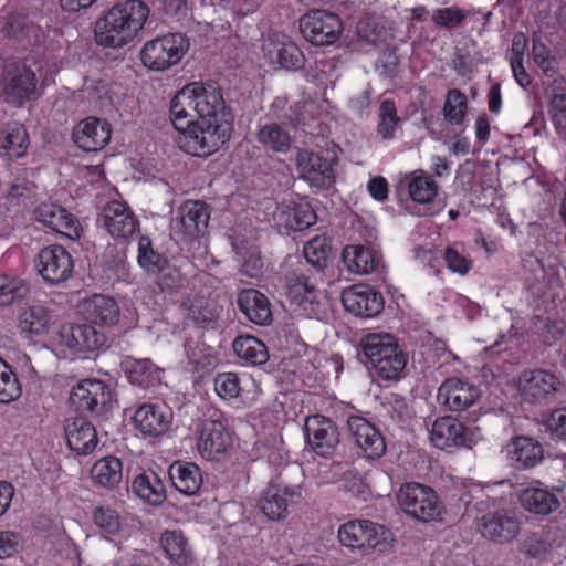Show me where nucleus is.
<instances>
[{
  "label": "nucleus",
  "instance_id": "1",
  "mask_svg": "<svg viewBox=\"0 0 566 566\" xmlns=\"http://www.w3.org/2000/svg\"><path fill=\"white\" fill-rule=\"evenodd\" d=\"M187 85L198 118L182 145L189 155L208 157L230 140L234 130V116L218 83L208 81Z\"/></svg>",
  "mask_w": 566,
  "mask_h": 566
},
{
  "label": "nucleus",
  "instance_id": "2",
  "mask_svg": "<svg viewBox=\"0 0 566 566\" xmlns=\"http://www.w3.org/2000/svg\"><path fill=\"white\" fill-rule=\"evenodd\" d=\"M149 15L148 6L140 0H125L114 4L94 27L98 45L122 48L135 39Z\"/></svg>",
  "mask_w": 566,
  "mask_h": 566
},
{
  "label": "nucleus",
  "instance_id": "3",
  "mask_svg": "<svg viewBox=\"0 0 566 566\" xmlns=\"http://www.w3.org/2000/svg\"><path fill=\"white\" fill-rule=\"evenodd\" d=\"M358 358L384 380H398L407 356L389 334H368L360 342Z\"/></svg>",
  "mask_w": 566,
  "mask_h": 566
},
{
  "label": "nucleus",
  "instance_id": "4",
  "mask_svg": "<svg viewBox=\"0 0 566 566\" xmlns=\"http://www.w3.org/2000/svg\"><path fill=\"white\" fill-rule=\"evenodd\" d=\"M304 481L302 469L296 464L282 468L276 480H272L259 500V507L269 520L280 521L287 516L289 506L302 499Z\"/></svg>",
  "mask_w": 566,
  "mask_h": 566
},
{
  "label": "nucleus",
  "instance_id": "5",
  "mask_svg": "<svg viewBox=\"0 0 566 566\" xmlns=\"http://www.w3.org/2000/svg\"><path fill=\"white\" fill-rule=\"evenodd\" d=\"M70 403L78 413L96 420H107L116 407L109 386L97 379L77 382L70 392Z\"/></svg>",
  "mask_w": 566,
  "mask_h": 566
},
{
  "label": "nucleus",
  "instance_id": "6",
  "mask_svg": "<svg viewBox=\"0 0 566 566\" xmlns=\"http://www.w3.org/2000/svg\"><path fill=\"white\" fill-rule=\"evenodd\" d=\"M337 535L343 546L358 549L363 555L371 551L386 553L391 548V532L368 520L348 521L339 526Z\"/></svg>",
  "mask_w": 566,
  "mask_h": 566
},
{
  "label": "nucleus",
  "instance_id": "7",
  "mask_svg": "<svg viewBox=\"0 0 566 566\" xmlns=\"http://www.w3.org/2000/svg\"><path fill=\"white\" fill-rule=\"evenodd\" d=\"M489 506L488 501L476 503L481 515L475 516L478 532L496 544L511 543L517 537L521 531V521L515 511L510 509H497L493 512H484Z\"/></svg>",
  "mask_w": 566,
  "mask_h": 566
},
{
  "label": "nucleus",
  "instance_id": "8",
  "mask_svg": "<svg viewBox=\"0 0 566 566\" xmlns=\"http://www.w3.org/2000/svg\"><path fill=\"white\" fill-rule=\"evenodd\" d=\"M189 49L182 33H168L147 41L140 52L143 64L153 71H165L176 65Z\"/></svg>",
  "mask_w": 566,
  "mask_h": 566
},
{
  "label": "nucleus",
  "instance_id": "9",
  "mask_svg": "<svg viewBox=\"0 0 566 566\" xmlns=\"http://www.w3.org/2000/svg\"><path fill=\"white\" fill-rule=\"evenodd\" d=\"M397 500L406 514L423 523L440 518L444 511L437 493L420 483L403 484Z\"/></svg>",
  "mask_w": 566,
  "mask_h": 566
},
{
  "label": "nucleus",
  "instance_id": "10",
  "mask_svg": "<svg viewBox=\"0 0 566 566\" xmlns=\"http://www.w3.org/2000/svg\"><path fill=\"white\" fill-rule=\"evenodd\" d=\"M36 85L35 73L25 64H4L0 78V96L6 103L20 107L25 101L35 99Z\"/></svg>",
  "mask_w": 566,
  "mask_h": 566
},
{
  "label": "nucleus",
  "instance_id": "11",
  "mask_svg": "<svg viewBox=\"0 0 566 566\" xmlns=\"http://www.w3.org/2000/svg\"><path fill=\"white\" fill-rule=\"evenodd\" d=\"M323 281V275L313 268L300 265L286 273L284 277L285 294L296 306L307 312L316 314L315 306L318 304V284Z\"/></svg>",
  "mask_w": 566,
  "mask_h": 566
},
{
  "label": "nucleus",
  "instance_id": "12",
  "mask_svg": "<svg viewBox=\"0 0 566 566\" xmlns=\"http://www.w3.org/2000/svg\"><path fill=\"white\" fill-rule=\"evenodd\" d=\"M343 29L339 15L327 10H311L300 19V31L303 38L314 45L334 44Z\"/></svg>",
  "mask_w": 566,
  "mask_h": 566
},
{
  "label": "nucleus",
  "instance_id": "13",
  "mask_svg": "<svg viewBox=\"0 0 566 566\" xmlns=\"http://www.w3.org/2000/svg\"><path fill=\"white\" fill-rule=\"evenodd\" d=\"M479 428L471 429L451 416L437 418L430 430L431 443L441 450H450L453 448L471 449L479 437L476 436Z\"/></svg>",
  "mask_w": 566,
  "mask_h": 566
},
{
  "label": "nucleus",
  "instance_id": "14",
  "mask_svg": "<svg viewBox=\"0 0 566 566\" xmlns=\"http://www.w3.org/2000/svg\"><path fill=\"white\" fill-rule=\"evenodd\" d=\"M210 206L201 200L186 201L171 219V231L184 241H193L207 232Z\"/></svg>",
  "mask_w": 566,
  "mask_h": 566
},
{
  "label": "nucleus",
  "instance_id": "15",
  "mask_svg": "<svg viewBox=\"0 0 566 566\" xmlns=\"http://www.w3.org/2000/svg\"><path fill=\"white\" fill-rule=\"evenodd\" d=\"M39 274L52 285L65 282L71 277L74 269L73 258L62 245L43 248L36 259Z\"/></svg>",
  "mask_w": 566,
  "mask_h": 566
},
{
  "label": "nucleus",
  "instance_id": "16",
  "mask_svg": "<svg viewBox=\"0 0 566 566\" xmlns=\"http://www.w3.org/2000/svg\"><path fill=\"white\" fill-rule=\"evenodd\" d=\"M304 430L311 450L317 455L326 458L335 452L339 432L332 419L318 413L310 416L305 420Z\"/></svg>",
  "mask_w": 566,
  "mask_h": 566
},
{
  "label": "nucleus",
  "instance_id": "17",
  "mask_svg": "<svg viewBox=\"0 0 566 566\" xmlns=\"http://www.w3.org/2000/svg\"><path fill=\"white\" fill-rule=\"evenodd\" d=\"M296 167L300 177L306 180L312 188L327 190L335 184L333 164L313 150H298Z\"/></svg>",
  "mask_w": 566,
  "mask_h": 566
},
{
  "label": "nucleus",
  "instance_id": "18",
  "mask_svg": "<svg viewBox=\"0 0 566 566\" xmlns=\"http://www.w3.org/2000/svg\"><path fill=\"white\" fill-rule=\"evenodd\" d=\"M481 397L475 385L457 377L446 379L437 392V401L450 411H462L472 407Z\"/></svg>",
  "mask_w": 566,
  "mask_h": 566
},
{
  "label": "nucleus",
  "instance_id": "19",
  "mask_svg": "<svg viewBox=\"0 0 566 566\" xmlns=\"http://www.w3.org/2000/svg\"><path fill=\"white\" fill-rule=\"evenodd\" d=\"M342 303L345 310L355 316L369 318L384 310L381 293L368 285H353L342 292Z\"/></svg>",
  "mask_w": 566,
  "mask_h": 566
},
{
  "label": "nucleus",
  "instance_id": "20",
  "mask_svg": "<svg viewBox=\"0 0 566 566\" xmlns=\"http://www.w3.org/2000/svg\"><path fill=\"white\" fill-rule=\"evenodd\" d=\"M263 52L271 64L281 69L298 71L304 67L303 52L284 34L270 35L263 43Z\"/></svg>",
  "mask_w": 566,
  "mask_h": 566
},
{
  "label": "nucleus",
  "instance_id": "21",
  "mask_svg": "<svg viewBox=\"0 0 566 566\" xmlns=\"http://www.w3.org/2000/svg\"><path fill=\"white\" fill-rule=\"evenodd\" d=\"M97 224L105 228L113 238L126 239L135 233L138 220L127 205L112 201L98 214Z\"/></svg>",
  "mask_w": 566,
  "mask_h": 566
},
{
  "label": "nucleus",
  "instance_id": "22",
  "mask_svg": "<svg viewBox=\"0 0 566 566\" xmlns=\"http://www.w3.org/2000/svg\"><path fill=\"white\" fill-rule=\"evenodd\" d=\"M347 429L354 443L364 452L366 458L379 459L386 452V442L379 430L360 416L347 419Z\"/></svg>",
  "mask_w": 566,
  "mask_h": 566
},
{
  "label": "nucleus",
  "instance_id": "23",
  "mask_svg": "<svg viewBox=\"0 0 566 566\" xmlns=\"http://www.w3.org/2000/svg\"><path fill=\"white\" fill-rule=\"evenodd\" d=\"M111 124L97 117H87L77 123L72 132V140L84 151H98L109 142Z\"/></svg>",
  "mask_w": 566,
  "mask_h": 566
},
{
  "label": "nucleus",
  "instance_id": "24",
  "mask_svg": "<svg viewBox=\"0 0 566 566\" xmlns=\"http://www.w3.org/2000/svg\"><path fill=\"white\" fill-rule=\"evenodd\" d=\"M60 344L78 353L95 352L106 346L107 336L91 324L63 325Z\"/></svg>",
  "mask_w": 566,
  "mask_h": 566
},
{
  "label": "nucleus",
  "instance_id": "25",
  "mask_svg": "<svg viewBox=\"0 0 566 566\" xmlns=\"http://www.w3.org/2000/svg\"><path fill=\"white\" fill-rule=\"evenodd\" d=\"M34 216L36 221L71 240L81 237L82 228L78 220L60 205L53 202L41 203L34 210Z\"/></svg>",
  "mask_w": 566,
  "mask_h": 566
},
{
  "label": "nucleus",
  "instance_id": "26",
  "mask_svg": "<svg viewBox=\"0 0 566 566\" xmlns=\"http://www.w3.org/2000/svg\"><path fill=\"white\" fill-rule=\"evenodd\" d=\"M518 387L523 396L541 400L559 392L562 380L553 373L545 369L526 370L522 374Z\"/></svg>",
  "mask_w": 566,
  "mask_h": 566
},
{
  "label": "nucleus",
  "instance_id": "27",
  "mask_svg": "<svg viewBox=\"0 0 566 566\" xmlns=\"http://www.w3.org/2000/svg\"><path fill=\"white\" fill-rule=\"evenodd\" d=\"M80 312L92 324L113 326L118 322L120 310L112 296L94 294L81 302Z\"/></svg>",
  "mask_w": 566,
  "mask_h": 566
},
{
  "label": "nucleus",
  "instance_id": "28",
  "mask_svg": "<svg viewBox=\"0 0 566 566\" xmlns=\"http://www.w3.org/2000/svg\"><path fill=\"white\" fill-rule=\"evenodd\" d=\"M69 448L80 455L92 453L98 438L95 427L84 417L67 419L64 426Z\"/></svg>",
  "mask_w": 566,
  "mask_h": 566
},
{
  "label": "nucleus",
  "instance_id": "29",
  "mask_svg": "<svg viewBox=\"0 0 566 566\" xmlns=\"http://www.w3.org/2000/svg\"><path fill=\"white\" fill-rule=\"evenodd\" d=\"M134 422L144 436L159 437L168 430L171 412L154 403H143L135 411Z\"/></svg>",
  "mask_w": 566,
  "mask_h": 566
},
{
  "label": "nucleus",
  "instance_id": "30",
  "mask_svg": "<svg viewBox=\"0 0 566 566\" xmlns=\"http://www.w3.org/2000/svg\"><path fill=\"white\" fill-rule=\"evenodd\" d=\"M231 443V434L221 421L206 420L202 423L198 446L205 457L214 460L223 454Z\"/></svg>",
  "mask_w": 566,
  "mask_h": 566
},
{
  "label": "nucleus",
  "instance_id": "31",
  "mask_svg": "<svg viewBox=\"0 0 566 566\" xmlns=\"http://www.w3.org/2000/svg\"><path fill=\"white\" fill-rule=\"evenodd\" d=\"M237 304L245 317L261 326L272 323V311L269 298L255 289H247L239 293Z\"/></svg>",
  "mask_w": 566,
  "mask_h": 566
},
{
  "label": "nucleus",
  "instance_id": "32",
  "mask_svg": "<svg viewBox=\"0 0 566 566\" xmlns=\"http://www.w3.org/2000/svg\"><path fill=\"white\" fill-rule=\"evenodd\" d=\"M190 111H193V103L190 96L188 85H185L172 97L169 105L170 120L174 127L180 133L178 144L180 149L186 153L184 138L188 136V130L192 127L196 119H192Z\"/></svg>",
  "mask_w": 566,
  "mask_h": 566
},
{
  "label": "nucleus",
  "instance_id": "33",
  "mask_svg": "<svg viewBox=\"0 0 566 566\" xmlns=\"http://www.w3.org/2000/svg\"><path fill=\"white\" fill-rule=\"evenodd\" d=\"M506 453L511 463L517 469L534 468L544 457L542 444L524 436L512 439Z\"/></svg>",
  "mask_w": 566,
  "mask_h": 566
},
{
  "label": "nucleus",
  "instance_id": "34",
  "mask_svg": "<svg viewBox=\"0 0 566 566\" xmlns=\"http://www.w3.org/2000/svg\"><path fill=\"white\" fill-rule=\"evenodd\" d=\"M274 219L287 230L303 231L316 222V213L307 202L277 207Z\"/></svg>",
  "mask_w": 566,
  "mask_h": 566
},
{
  "label": "nucleus",
  "instance_id": "35",
  "mask_svg": "<svg viewBox=\"0 0 566 566\" xmlns=\"http://www.w3.org/2000/svg\"><path fill=\"white\" fill-rule=\"evenodd\" d=\"M130 489L137 497L151 506L161 505L167 497L163 480L153 470L135 476Z\"/></svg>",
  "mask_w": 566,
  "mask_h": 566
},
{
  "label": "nucleus",
  "instance_id": "36",
  "mask_svg": "<svg viewBox=\"0 0 566 566\" xmlns=\"http://www.w3.org/2000/svg\"><path fill=\"white\" fill-rule=\"evenodd\" d=\"M255 140L264 150L277 154H286L293 143L289 130L276 122L260 123L255 132Z\"/></svg>",
  "mask_w": 566,
  "mask_h": 566
},
{
  "label": "nucleus",
  "instance_id": "37",
  "mask_svg": "<svg viewBox=\"0 0 566 566\" xmlns=\"http://www.w3.org/2000/svg\"><path fill=\"white\" fill-rule=\"evenodd\" d=\"M1 31L6 36L29 45L40 42L43 35L41 27L35 24L29 15L21 13L9 15Z\"/></svg>",
  "mask_w": 566,
  "mask_h": 566
},
{
  "label": "nucleus",
  "instance_id": "38",
  "mask_svg": "<svg viewBox=\"0 0 566 566\" xmlns=\"http://www.w3.org/2000/svg\"><path fill=\"white\" fill-rule=\"evenodd\" d=\"M129 382L142 388H149L160 380V369L148 358L136 359L126 356L122 361Z\"/></svg>",
  "mask_w": 566,
  "mask_h": 566
},
{
  "label": "nucleus",
  "instance_id": "39",
  "mask_svg": "<svg viewBox=\"0 0 566 566\" xmlns=\"http://www.w3.org/2000/svg\"><path fill=\"white\" fill-rule=\"evenodd\" d=\"M520 502L526 511L536 515H549L560 507L557 494L541 488L524 489Z\"/></svg>",
  "mask_w": 566,
  "mask_h": 566
},
{
  "label": "nucleus",
  "instance_id": "40",
  "mask_svg": "<svg viewBox=\"0 0 566 566\" xmlns=\"http://www.w3.org/2000/svg\"><path fill=\"white\" fill-rule=\"evenodd\" d=\"M168 474L175 489L185 495L196 494L202 484L200 469L192 462H174Z\"/></svg>",
  "mask_w": 566,
  "mask_h": 566
},
{
  "label": "nucleus",
  "instance_id": "41",
  "mask_svg": "<svg viewBox=\"0 0 566 566\" xmlns=\"http://www.w3.org/2000/svg\"><path fill=\"white\" fill-rule=\"evenodd\" d=\"M160 544L167 557L177 566H197L196 557L187 538L180 531H166L161 534Z\"/></svg>",
  "mask_w": 566,
  "mask_h": 566
},
{
  "label": "nucleus",
  "instance_id": "42",
  "mask_svg": "<svg viewBox=\"0 0 566 566\" xmlns=\"http://www.w3.org/2000/svg\"><path fill=\"white\" fill-rule=\"evenodd\" d=\"M96 486L113 490L123 480V463L116 457H105L96 461L90 471Z\"/></svg>",
  "mask_w": 566,
  "mask_h": 566
},
{
  "label": "nucleus",
  "instance_id": "43",
  "mask_svg": "<svg viewBox=\"0 0 566 566\" xmlns=\"http://www.w3.org/2000/svg\"><path fill=\"white\" fill-rule=\"evenodd\" d=\"M342 259L352 273L368 274L375 271L379 264L378 255L364 245H347L343 249Z\"/></svg>",
  "mask_w": 566,
  "mask_h": 566
},
{
  "label": "nucleus",
  "instance_id": "44",
  "mask_svg": "<svg viewBox=\"0 0 566 566\" xmlns=\"http://www.w3.org/2000/svg\"><path fill=\"white\" fill-rule=\"evenodd\" d=\"M29 146V135L22 125H8L0 130V156L9 159L24 155Z\"/></svg>",
  "mask_w": 566,
  "mask_h": 566
},
{
  "label": "nucleus",
  "instance_id": "45",
  "mask_svg": "<svg viewBox=\"0 0 566 566\" xmlns=\"http://www.w3.org/2000/svg\"><path fill=\"white\" fill-rule=\"evenodd\" d=\"M303 253L306 259V263L302 265L313 268V271H317L323 275V272L327 268L333 254L331 241L325 235H316L306 242L303 248Z\"/></svg>",
  "mask_w": 566,
  "mask_h": 566
},
{
  "label": "nucleus",
  "instance_id": "46",
  "mask_svg": "<svg viewBox=\"0 0 566 566\" xmlns=\"http://www.w3.org/2000/svg\"><path fill=\"white\" fill-rule=\"evenodd\" d=\"M232 347L238 357L245 360L250 365H263L269 359L266 346L254 336H238L234 339Z\"/></svg>",
  "mask_w": 566,
  "mask_h": 566
},
{
  "label": "nucleus",
  "instance_id": "47",
  "mask_svg": "<svg viewBox=\"0 0 566 566\" xmlns=\"http://www.w3.org/2000/svg\"><path fill=\"white\" fill-rule=\"evenodd\" d=\"M50 319L49 311L40 304H34L20 313L18 326L22 333L41 335L48 331Z\"/></svg>",
  "mask_w": 566,
  "mask_h": 566
},
{
  "label": "nucleus",
  "instance_id": "48",
  "mask_svg": "<svg viewBox=\"0 0 566 566\" xmlns=\"http://www.w3.org/2000/svg\"><path fill=\"white\" fill-rule=\"evenodd\" d=\"M30 297L31 290L24 280L0 275V307L28 302Z\"/></svg>",
  "mask_w": 566,
  "mask_h": 566
},
{
  "label": "nucleus",
  "instance_id": "49",
  "mask_svg": "<svg viewBox=\"0 0 566 566\" xmlns=\"http://www.w3.org/2000/svg\"><path fill=\"white\" fill-rule=\"evenodd\" d=\"M468 109V99L464 93L452 88L447 93L443 104V116L450 125L462 124Z\"/></svg>",
  "mask_w": 566,
  "mask_h": 566
},
{
  "label": "nucleus",
  "instance_id": "50",
  "mask_svg": "<svg viewBox=\"0 0 566 566\" xmlns=\"http://www.w3.org/2000/svg\"><path fill=\"white\" fill-rule=\"evenodd\" d=\"M168 259L157 252L153 248V242L149 237L142 235L138 241V265L146 271L148 274H153L158 271L160 266L166 264Z\"/></svg>",
  "mask_w": 566,
  "mask_h": 566
},
{
  "label": "nucleus",
  "instance_id": "51",
  "mask_svg": "<svg viewBox=\"0 0 566 566\" xmlns=\"http://www.w3.org/2000/svg\"><path fill=\"white\" fill-rule=\"evenodd\" d=\"M378 117L377 133L385 140L392 139L395 137V130L401 122L400 117L397 115L395 103L390 99H384L379 107Z\"/></svg>",
  "mask_w": 566,
  "mask_h": 566
},
{
  "label": "nucleus",
  "instance_id": "52",
  "mask_svg": "<svg viewBox=\"0 0 566 566\" xmlns=\"http://www.w3.org/2000/svg\"><path fill=\"white\" fill-rule=\"evenodd\" d=\"M22 388L11 367L0 358V403H9L21 396Z\"/></svg>",
  "mask_w": 566,
  "mask_h": 566
},
{
  "label": "nucleus",
  "instance_id": "53",
  "mask_svg": "<svg viewBox=\"0 0 566 566\" xmlns=\"http://www.w3.org/2000/svg\"><path fill=\"white\" fill-rule=\"evenodd\" d=\"M438 186L429 176L415 177L409 184V193L413 201L419 203L430 202L437 195Z\"/></svg>",
  "mask_w": 566,
  "mask_h": 566
},
{
  "label": "nucleus",
  "instance_id": "54",
  "mask_svg": "<svg viewBox=\"0 0 566 566\" xmlns=\"http://www.w3.org/2000/svg\"><path fill=\"white\" fill-rule=\"evenodd\" d=\"M553 95L551 99L554 113V123L557 128L566 127V81L560 78L554 81Z\"/></svg>",
  "mask_w": 566,
  "mask_h": 566
},
{
  "label": "nucleus",
  "instance_id": "55",
  "mask_svg": "<svg viewBox=\"0 0 566 566\" xmlns=\"http://www.w3.org/2000/svg\"><path fill=\"white\" fill-rule=\"evenodd\" d=\"M543 427L551 440L566 442V408L554 410L544 421Z\"/></svg>",
  "mask_w": 566,
  "mask_h": 566
},
{
  "label": "nucleus",
  "instance_id": "56",
  "mask_svg": "<svg viewBox=\"0 0 566 566\" xmlns=\"http://www.w3.org/2000/svg\"><path fill=\"white\" fill-rule=\"evenodd\" d=\"M93 520L96 526L108 534H117L120 531L119 514L108 506H97L93 511Z\"/></svg>",
  "mask_w": 566,
  "mask_h": 566
},
{
  "label": "nucleus",
  "instance_id": "57",
  "mask_svg": "<svg viewBox=\"0 0 566 566\" xmlns=\"http://www.w3.org/2000/svg\"><path fill=\"white\" fill-rule=\"evenodd\" d=\"M216 392L223 399L237 398L240 394V380L234 373L218 374L214 378Z\"/></svg>",
  "mask_w": 566,
  "mask_h": 566
},
{
  "label": "nucleus",
  "instance_id": "58",
  "mask_svg": "<svg viewBox=\"0 0 566 566\" xmlns=\"http://www.w3.org/2000/svg\"><path fill=\"white\" fill-rule=\"evenodd\" d=\"M156 275L157 284L159 285L161 291H174L182 285V275L180 271L171 266L166 261V264L160 266V269L153 273Z\"/></svg>",
  "mask_w": 566,
  "mask_h": 566
},
{
  "label": "nucleus",
  "instance_id": "59",
  "mask_svg": "<svg viewBox=\"0 0 566 566\" xmlns=\"http://www.w3.org/2000/svg\"><path fill=\"white\" fill-rule=\"evenodd\" d=\"M551 549V543L543 530L531 533L523 542L522 551L534 558L541 557Z\"/></svg>",
  "mask_w": 566,
  "mask_h": 566
},
{
  "label": "nucleus",
  "instance_id": "60",
  "mask_svg": "<svg viewBox=\"0 0 566 566\" xmlns=\"http://www.w3.org/2000/svg\"><path fill=\"white\" fill-rule=\"evenodd\" d=\"M532 52L534 62L543 71V73L549 77L554 76L555 69L553 67V63L555 62V57L551 56L547 46L539 40H533Z\"/></svg>",
  "mask_w": 566,
  "mask_h": 566
},
{
  "label": "nucleus",
  "instance_id": "61",
  "mask_svg": "<svg viewBox=\"0 0 566 566\" xmlns=\"http://www.w3.org/2000/svg\"><path fill=\"white\" fill-rule=\"evenodd\" d=\"M465 19L464 12L455 7L438 9L432 14V21L440 27L453 28Z\"/></svg>",
  "mask_w": 566,
  "mask_h": 566
},
{
  "label": "nucleus",
  "instance_id": "62",
  "mask_svg": "<svg viewBox=\"0 0 566 566\" xmlns=\"http://www.w3.org/2000/svg\"><path fill=\"white\" fill-rule=\"evenodd\" d=\"M399 57L395 49H387L375 63L376 71L384 77L392 78L397 74Z\"/></svg>",
  "mask_w": 566,
  "mask_h": 566
},
{
  "label": "nucleus",
  "instance_id": "63",
  "mask_svg": "<svg viewBox=\"0 0 566 566\" xmlns=\"http://www.w3.org/2000/svg\"><path fill=\"white\" fill-rule=\"evenodd\" d=\"M155 2L165 15L177 22L185 20L189 11L187 0H155Z\"/></svg>",
  "mask_w": 566,
  "mask_h": 566
},
{
  "label": "nucleus",
  "instance_id": "64",
  "mask_svg": "<svg viewBox=\"0 0 566 566\" xmlns=\"http://www.w3.org/2000/svg\"><path fill=\"white\" fill-rule=\"evenodd\" d=\"M33 184L29 182L27 179L21 178L17 179L11 184L9 190L7 192V200L11 205H19L22 198H25L33 190Z\"/></svg>",
  "mask_w": 566,
  "mask_h": 566
}]
</instances>
